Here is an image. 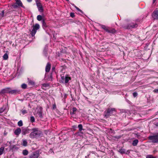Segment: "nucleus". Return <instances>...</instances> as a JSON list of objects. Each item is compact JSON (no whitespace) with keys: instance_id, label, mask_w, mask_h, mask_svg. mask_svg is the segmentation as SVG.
Masks as SVG:
<instances>
[{"instance_id":"42","label":"nucleus","mask_w":158,"mask_h":158,"mask_svg":"<svg viewBox=\"0 0 158 158\" xmlns=\"http://www.w3.org/2000/svg\"><path fill=\"white\" fill-rule=\"evenodd\" d=\"M153 92L156 93H158V89H155L154 90Z\"/></svg>"},{"instance_id":"25","label":"nucleus","mask_w":158,"mask_h":158,"mask_svg":"<svg viewBox=\"0 0 158 158\" xmlns=\"http://www.w3.org/2000/svg\"><path fill=\"white\" fill-rule=\"evenodd\" d=\"M4 10H2V11H0V17H3L4 16Z\"/></svg>"},{"instance_id":"41","label":"nucleus","mask_w":158,"mask_h":158,"mask_svg":"<svg viewBox=\"0 0 158 158\" xmlns=\"http://www.w3.org/2000/svg\"><path fill=\"white\" fill-rule=\"evenodd\" d=\"M70 16L72 17H73L74 16V13H70Z\"/></svg>"},{"instance_id":"14","label":"nucleus","mask_w":158,"mask_h":158,"mask_svg":"<svg viewBox=\"0 0 158 158\" xmlns=\"http://www.w3.org/2000/svg\"><path fill=\"white\" fill-rule=\"evenodd\" d=\"M29 132V129L27 128L23 129L22 131V134L23 135H25L26 134Z\"/></svg>"},{"instance_id":"19","label":"nucleus","mask_w":158,"mask_h":158,"mask_svg":"<svg viewBox=\"0 0 158 158\" xmlns=\"http://www.w3.org/2000/svg\"><path fill=\"white\" fill-rule=\"evenodd\" d=\"M28 84L31 85H34L35 84V82L31 80H28Z\"/></svg>"},{"instance_id":"6","label":"nucleus","mask_w":158,"mask_h":158,"mask_svg":"<svg viewBox=\"0 0 158 158\" xmlns=\"http://www.w3.org/2000/svg\"><path fill=\"white\" fill-rule=\"evenodd\" d=\"M39 156V152L36 151L33 152L29 156V158H38Z\"/></svg>"},{"instance_id":"21","label":"nucleus","mask_w":158,"mask_h":158,"mask_svg":"<svg viewBox=\"0 0 158 158\" xmlns=\"http://www.w3.org/2000/svg\"><path fill=\"white\" fill-rule=\"evenodd\" d=\"M70 79V77L66 76L65 77V83H68L69 80Z\"/></svg>"},{"instance_id":"9","label":"nucleus","mask_w":158,"mask_h":158,"mask_svg":"<svg viewBox=\"0 0 158 158\" xmlns=\"http://www.w3.org/2000/svg\"><path fill=\"white\" fill-rule=\"evenodd\" d=\"M10 88L8 87L2 89L0 91V94L9 93Z\"/></svg>"},{"instance_id":"5","label":"nucleus","mask_w":158,"mask_h":158,"mask_svg":"<svg viewBox=\"0 0 158 158\" xmlns=\"http://www.w3.org/2000/svg\"><path fill=\"white\" fill-rule=\"evenodd\" d=\"M32 27L33 29L31 32V34L32 36H34L36 33L37 30L40 28V26L37 23L33 25Z\"/></svg>"},{"instance_id":"13","label":"nucleus","mask_w":158,"mask_h":158,"mask_svg":"<svg viewBox=\"0 0 158 158\" xmlns=\"http://www.w3.org/2000/svg\"><path fill=\"white\" fill-rule=\"evenodd\" d=\"M16 1V3L19 6H21L22 7L24 8V7L23 6V4L20 1V0H15Z\"/></svg>"},{"instance_id":"2","label":"nucleus","mask_w":158,"mask_h":158,"mask_svg":"<svg viewBox=\"0 0 158 158\" xmlns=\"http://www.w3.org/2000/svg\"><path fill=\"white\" fill-rule=\"evenodd\" d=\"M152 142L154 143H158V132L154 135H150L148 137Z\"/></svg>"},{"instance_id":"27","label":"nucleus","mask_w":158,"mask_h":158,"mask_svg":"<svg viewBox=\"0 0 158 158\" xmlns=\"http://www.w3.org/2000/svg\"><path fill=\"white\" fill-rule=\"evenodd\" d=\"M18 125L19 127H21L23 126V123L22 121L21 120H20L18 123Z\"/></svg>"},{"instance_id":"30","label":"nucleus","mask_w":158,"mask_h":158,"mask_svg":"<svg viewBox=\"0 0 158 158\" xmlns=\"http://www.w3.org/2000/svg\"><path fill=\"white\" fill-rule=\"evenodd\" d=\"M30 121L32 123H33L35 121V119L34 117L33 116L31 117L30 119Z\"/></svg>"},{"instance_id":"23","label":"nucleus","mask_w":158,"mask_h":158,"mask_svg":"<svg viewBox=\"0 0 158 158\" xmlns=\"http://www.w3.org/2000/svg\"><path fill=\"white\" fill-rule=\"evenodd\" d=\"M5 109V107L4 106H3L2 107L0 108V113H2L4 111Z\"/></svg>"},{"instance_id":"47","label":"nucleus","mask_w":158,"mask_h":158,"mask_svg":"<svg viewBox=\"0 0 158 158\" xmlns=\"http://www.w3.org/2000/svg\"><path fill=\"white\" fill-rule=\"evenodd\" d=\"M6 135V134L4 133V135Z\"/></svg>"},{"instance_id":"40","label":"nucleus","mask_w":158,"mask_h":158,"mask_svg":"<svg viewBox=\"0 0 158 158\" xmlns=\"http://www.w3.org/2000/svg\"><path fill=\"white\" fill-rule=\"evenodd\" d=\"M138 95L137 93L136 92H134L133 93V95L134 97H135Z\"/></svg>"},{"instance_id":"16","label":"nucleus","mask_w":158,"mask_h":158,"mask_svg":"<svg viewBox=\"0 0 158 158\" xmlns=\"http://www.w3.org/2000/svg\"><path fill=\"white\" fill-rule=\"evenodd\" d=\"M101 26L102 28L105 30L106 32H107L109 27H107L106 26L102 25H101Z\"/></svg>"},{"instance_id":"18","label":"nucleus","mask_w":158,"mask_h":158,"mask_svg":"<svg viewBox=\"0 0 158 158\" xmlns=\"http://www.w3.org/2000/svg\"><path fill=\"white\" fill-rule=\"evenodd\" d=\"M37 114L39 117L40 118H43V115L42 114V112L41 110L37 112Z\"/></svg>"},{"instance_id":"28","label":"nucleus","mask_w":158,"mask_h":158,"mask_svg":"<svg viewBox=\"0 0 158 158\" xmlns=\"http://www.w3.org/2000/svg\"><path fill=\"white\" fill-rule=\"evenodd\" d=\"M22 144L24 146H26L27 145V141L25 140H23Z\"/></svg>"},{"instance_id":"43","label":"nucleus","mask_w":158,"mask_h":158,"mask_svg":"<svg viewBox=\"0 0 158 158\" xmlns=\"http://www.w3.org/2000/svg\"><path fill=\"white\" fill-rule=\"evenodd\" d=\"M56 107V104H53V109H55Z\"/></svg>"},{"instance_id":"48","label":"nucleus","mask_w":158,"mask_h":158,"mask_svg":"<svg viewBox=\"0 0 158 158\" xmlns=\"http://www.w3.org/2000/svg\"><path fill=\"white\" fill-rule=\"evenodd\" d=\"M55 69V68H52V69Z\"/></svg>"},{"instance_id":"3","label":"nucleus","mask_w":158,"mask_h":158,"mask_svg":"<svg viewBox=\"0 0 158 158\" xmlns=\"http://www.w3.org/2000/svg\"><path fill=\"white\" fill-rule=\"evenodd\" d=\"M114 112H116V110L115 108H109L108 109L107 111H105L104 112L105 117L106 118L108 117L113 113Z\"/></svg>"},{"instance_id":"15","label":"nucleus","mask_w":158,"mask_h":158,"mask_svg":"<svg viewBox=\"0 0 158 158\" xmlns=\"http://www.w3.org/2000/svg\"><path fill=\"white\" fill-rule=\"evenodd\" d=\"M115 32L116 30L114 29L110 28L109 27V29L107 32L108 33H114Z\"/></svg>"},{"instance_id":"39","label":"nucleus","mask_w":158,"mask_h":158,"mask_svg":"<svg viewBox=\"0 0 158 158\" xmlns=\"http://www.w3.org/2000/svg\"><path fill=\"white\" fill-rule=\"evenodd\" d=\"M48 86H49V85L48 84L45 83V84H44L43 85V87H48Z\"/></svg>"},{"instance_id":"49","label":"nucleus","mask_w":158,"mask_h":158,"mask_svg":"<svg viewBox=\"0 0 158 158\" xmlns=\"http://www.w3.org/2000/svg\"><path fill=\"white\" fill-rule=\"evenodd\" d=\"M55 69V68H52V69Z\"/></svg>"},{"instance_id":"4","label":"nucleus","mask_w":158,"mask_h":158,"mask_svg":"<svg viewBox=\"0 0 158 158\" xmlns=\"http://www.w3.org/2000/svg\"><path fill=\"white\" fill-rule=\"evenodd\" d=\"M137 24L133 22H131L129 24L124 26L123 27L126 29H131L133 28H136L138 27Z\"/></svg>"},{"instance_id":"51","label":"nucleus","mask_w":158,"mask_h":158,"mask_svg":"<svg viewBox=\"0 0 158 158\" xmlns=\"http://www.w3.org/2000/svg\"><path fill=\"white\" fill-rule=\"evenodd\" d=\"M26 158L25 157V158Z\"/></svg>"},{"instance_id":"20","label":"nucleus","mask_w":158,"mask_h":158,"mask_svg":"<svg viewBox=\"0 0 158 158\" xmlns=\"http://www.w3.org/2000/svg\"><path fill=\"white\" fill-rule=\"evenodd\" d=\"M22 153L24 156L27 155L28 153V151L27 150H23Z\"/></svg>"},{"instance_id":"22","label":"nucleus","mask_w":158,"mask_h":158,"mask_svg":"<svg viewBox=\"0 0 158 158\" xmlns=\"http://www.w3.org/2000/svg\"><path fill=\"white\" fill-rule=\"evenodd\" d=\"M4 149V147H2L0 148V156L3 154Z\"/></svg>"},{"instance_id":"32","label":"nucleus","mask_w":158,"mask_h":158,"mask_svg":"<svg viewBox=\"0 0 158 158\" xmlns=\"http://www.w3.org/2000/svg\"><path fill=\"white\" fill-rule=\"evenodd\" d=\"M27 87V85L25 84H23L21 85V87L23 89H25Z\"/></svg>"},{"instance_id":"12","label":"nucleus","mask_w":158,"mask_h":158,"mask_svg":"<svg viewBox=\"0 0 158 158\" xmlns=\"http://www.w3.org/2000/svg\"><path fill=\"white\" fill-rule=\"evenodd\" d=\"M21 130L20 128H19L15 130L14 133L15 135H18L21 133Z\"/></svg>"},{"instance_id":"46","label":"nucleus","mask_w":158,"mask_h":158,"mask_svg":"<svg viewBox=\"0 0 158 158\" xmlns=\"http://www.w3.org/2000/svg\"><path fill=\"white\" fill-rule=\"evenodd\" d=\"M153 0V2H152V3L153 4H154L156 2V0Z\"/></svg>"},{"instance_id":"10","label":"nucleus","mask_w":158,"mask_h":158,"mask_svg":"<svg viewBox=\"0 0 158 158\" xmlns=\"http://www.w3.org/2000/svg\"><path fill=\"white\" fill-rule=\"evenodd\" d=\"M152 16L154 19H158V11H154Z\"/></svg>"},{"instance_id":"34","label":"nucleus","mask_w":158,"mask_h":158,"mask_svg":"<svg viewBox=\"0 0 158 158\" xmlns=\"http://www.w3.org/2000/svg\"><path fill=\"white\" fill-rule=\"evenodd\" d=\"M146 158H156V157L152 155H148L146 156Z\"/></svg>"},{"instance_id":"26","label":"nucleus","mask_w":158,"mask_h":158,"mask_svg":"<svg viewBox=\"0 0 158 158\" xmlns=\"http://www.w3.org/2000/svg\"><path fill=\"white\" fill-rule=\"evenodd\" d=\"M37 19L39 21H40L42 20H43L42 16L40 15H38L37 16Z\"/></svg>"},{"instance_id":"35","label":"nucleus","mask_w":158,"mask_h":158,"mask_svg":"<svg viewBox=\"0 0 158 158\" xmlns=\"http://www.w3.org/2000/svg\"><path fill=\"white\" fill-rule=\"evenodd\" d=\"M21 112L23 114H25L27 113V111L26 110H21Z\"/></svg>"},{"instance_id":"29","label":"nucleus","mask_w":158,"mask_h":158,"mask_svg":"<svg viewBox=\"0 0 158 158\" xmlns=\"http://www.w3.org/2000/svg\"><path fill=\"white\" fill-rule=\"evenodd\" d=\"M78 127L79 131H81L83 130L82 126L81 124H79L78 125Z\"/></svg>"},{"instance_id":"1","label":"nucleus","mask_w":158,"mask_h":158,"mask_svg":"<svg viewBox=\"0 0 158 158\" xmlns=\"http://www.w3.org/2000/svg\"><path fill=\"white\" fill-rule=\"evenodd\" d=\"M32 131L30 134V137L31 138H35L39 137L42 134L41 131L37 128H34L32 129Z\"/></svg>"},{"instance_id":"17","label":"nucleus","mask_w":158,"mask_h":158,"mask_svg":"<svg viewBox=\"0 0 158 158\" xmlns=\"http://www.w3.org/2000/svg\"><path fill=\"white\" fill-rule=\"evenodd\" d=\"M138 143V139L134 140L132 143V145L133 146H136L137 145Z\"/></svg>"},{"instance_id":"50","label":"nucleus","mask_w":158,"mask_h":158,"mask_svg":"<svg viewBox=\"0 0 158 158\" xmlns=\"http://www.w3.org/2000/svg\"><path fill=\"white\" fill-rule=\"evenodd\" d=\"M55 69V68H52V69Z\"/></svg>"},{"instance_id":"38","label":"nucleus","mask_w":158,"mask_h":158,"mask_svg":"<svg viewBox=\"0 0 158 158\" xmlns=\"http://www.w3.org/2000/svg\"><path fill=\"white\" fill-rule=\"evenodd\" d=\"M72 110L73 112L72 113V114H74V112H76L77 110V109L76 107H73L72 109Z\"/></svg>"},{"instance_id":"44","label":"nucleus","mask_w":158,"mask_h":158,"mask_svg":"<svg viewBox=\"0 0 158 158\" xmlns=\"http://www.w3.org/2000/svg\"><path fill=\"white\" fill-rule=\"evenodd\" d=\"M13 148L17 149V147L15 145H13Z\"/></svg>"},{"instance_id":"8","label":"nucleus","mask_w":158,"mask_h":158,"mask_svg":"<svg viewBox=\"0 0 158 158\" xmlns=\"http://www.w3.org/2000/svg\"><path fill=\"white\" fill-rule=\"evenodd\" d=\"M36 4L38 8L39 11L40 12H43L44 10L43 8L41 3L40 2H36Z\"/></svg>"},{"instance_id":"36","label":"nucleus","mask_w":158,"mask_h":158,"mask_svg":"<svg viewBox=\"0 0 158 158\" xmlns=\"http://www.w3.org/2000/svg\"><path fill=\"white\" fill-rule=\"evenodd\" d=\"M119 152L122 153V154H123V153H124L125 152V151L124 150V149H121L120 151H119Z\"/></svg>"},{"instance_id":"11","label":"nucleus","mask_w":158,"mask_h":158,"mask_svg":"<svg viewBox=\"0 0 158 158\" xmlns=\"http://www.w3.org/2000/svg\"><path fill=\"white\" fill-rule=\"evenodd\" d=\"M51 69V64L50 63H47L45 68V71L46 72H48Z\"/></svg>"},{"instance_id":"37","label":"nucleus","mask_w":158,"mask_h":158,"mask_svg":"<svg viewBox=\"0 0 158 158\" xmlns=\"http://www.w3.org/2000/svg\"><path fill=\"white\" fill-rule=\"evenodd\" d=\"M75 7L76 8V9L77 10H78V11H80L82 13H83V12L79 8H78V7H77V6H75Z\"/></svg>"},{"instance_id":"24","label":"nucleus","mask_w":158,"mask_h":158,"mask_svg":"<svg viewBox=\"0 0 158 158\" xmlns=\"http://www.w3.org/2000/svg\"><path fill=\"white\" fill-rule=\"evenodd\" d=\"M3 58L5 60H7L8 58V56L7 54L6 53L3 56Z\"/></svg>"},{"instance_id":"45","label":"nucleus","mask_w":158,"mask_h":158,"mask_svg":"<svg viewBox=\"0 0 158 158\" xmlns=\"http://www.w3.org/2000/svg\"><path fill=\"white\" fill-rule=\"evenodd\" d=\"M27 0L28 2H31L32 1V0Z\"/></svg>"},{"instance_id":"31","label":"nucleus","mask_w":158,"mask_h":158,"mask_svg":"<svg viewBox=\"0 0 158 158\" xmlns=\"http://www.w3.org/2000/svg\"><path fill=\"white\" fill-rule=\"evenodd\" d=\"M42 23L43 26L45 27H47L46 23L44 20V19H43L42 20Z\"/></svg>"},{"instance_id":"33","label":"nucleus","mask_w":158,"mask_h":158,"mask_svg":"<svg viewBox=\"0 0 158 158\" xmlns=\"http://www.w3.org/2000/svg\"><path fill=\"white\" fill-rule=\"evenodd\" d=\"M13 7L14 8H18L19 7V6L16 3H14L13 5H12Z\"/></svg>"},{"instance_id":"7","label":"nucleus","mask_w":158,"mask_h":158,"mask_svg":"<svg viewBox=\"0 0 158 158\" xmlns=\"http://www.w3.org/2000/svg\"><path fill=\"white\" fill-rule=\"evenodd\" d=\"M20 90L18 89H15L12 90L11 88H10V90H9V94H19L20 93Z\"/></svg>"}]
</instances>
